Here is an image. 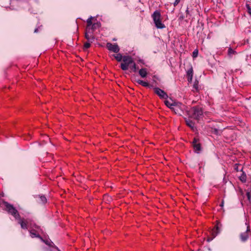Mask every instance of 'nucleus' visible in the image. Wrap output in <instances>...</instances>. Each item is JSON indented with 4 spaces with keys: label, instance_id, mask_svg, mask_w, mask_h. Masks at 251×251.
<instances>
[{
    "label": "nucleus",
    "instance_id": "nucleus-1",
    "mask_svg": "<svg viewBox=\"0 0 251 251\" xmlns=\"http://www.w3.org/2000/svg\"><path fill=\"white\" fill-rule=\"evenodd\" d=\"M188 114L190 117L198 120L202 116L203 112L201 107L195 106L189 110Z\"/></svg>",
    "mask_w": 251,
    "mask_h": 251
},
{
    "label": "nucleus",
    "instance_id": "nucleus-2",
    "mask_svg": "<svg viewBox=\"0 0 251 251\" xmlns=\"http://www.w3.org/2000/svg\"><path fill=\"white\" fill-rule=\"evenodd\" d=\"M152 17L156 27L157 28L162 29L165 28V25L161 23L160 18L161 14L158 11H155L152 15Z\"/></svg>",
    "mask_w": 251,
    "mask_h": 251
},
{
    "label": "nucleus",
    "instance_id": "nucleus-3",
    "mask_svg": "<svg viewBox=\"0 0 251 251\" xmlns=\"http://www.w3.org/2000/svg\"><path fill=\"white\" fill-rule=\"evenodd\" d=\"M4 203L6 208V210L9 213L13 215L16 219L20 218V216L19 214L18 211L15 207H13L12 205L8 203L7 202H4Z\"/></svg>",
    "mask_w": 251,
    "mask_h": 251
},
{
    "label": "nucleus",
    "instance_id": "nucleus-4",
    "mask_svg": "<svg viewBox=\"0 0 251 251\" xmlns=\"http://www.w3.org/2000/svg\"><path fill=\"white\" fill-rule=\"evenodd\" d=\"M154 92L161 99H167L168 96L167 94L163 90L159 88H154Z\"/></svg>",
    "mask_w": 251,
    "mask_h": 251
},
{
    "label": "nucleus",
    "instance_id": "nucleus-5",
    "mask_svg": "<svg viewBox=\"0 0 251 251\" xmlns=\"http://www.w3.org/2000/svg\"><path fill=\"white\" fill-rule=\"evenodd\" d=\"M106 47L108 50L115 53L118 52L120 50L119 46L116 44H112L110 43H107L106 44Z\"/></svg>",
    "mask_w": 251,
    "mask_h": 251
},
{
    "label": "nucleus",
    "instance_id": "nucleus-6",
    "mask_svg": "<svg viewBox=\"0 0 251 251\" xmlns=\"http://www.w3.org/2000/svg\"><path fill=\"white\" fill-rule=\"evenodd\" d=\"M250 231V226H248L246 231L240 233V238L241 241L245 242L248 239V238L249 237V232Z\"/></svg>",
    "mask_w": 251,
    "mask_h": 251
},
{
    "label": "nucleus",
    "instance_id": "nucleus-7",
    "mask_svg": "<svg viewBox=\"0 0 251 251\" xmlns=\"http://www.w3.org/2000/svg\"><path fill=\"white\" fill-rule=\"evenodd\" d=\"M175 105L173 106L171 110L173 111L176 114L181 115V112L182 111L181 105L182 104L180 103L176 102L175 104Z\"/></svg>",
    "mask_w": 251,
    "mask_h": 251
},
{
    "label": "nucleus",
    "instance_id": "nucleus-8",
    "mask_svg": "<svg viewBox=\"0 0 251 251\" xmlns=\"http://www.w3.org/2000/svg\"><path fill=\"white\" fill-rule=\"evenodd\" d=\"M17 220H18V223L20 224L21 226L23 229L27 228V222L26 220L21 219V217H20V218L17 219Z\"/></svg>",
    "mask_w": 251,
    "mask_h": 251
},
{
    "label": "nucleus",
    "instance_id": "nucleus-9",
    "mask_svg": "<svg viewBox=\"0 0 251 251\" xmlns=\"http://www.w3.org/2000/svg\"><path fill=\"white\" fill-rule=\"evenodd\" d=\"M193 147L195 149V151L196 152H198L201 150V146L200 144L197 143V140L196 139H194L193 142Z\"/></svg>",
    "mask_w": 251,
    "mask_h": 251
},
{
    "label": "nucleus",
    "instance_id": "nucleus-10",
    "mask_svg": "<svg viewBox=\"0 0 251 251\" xmlns=\"http://www.w3.org/2000/svg\"><path fill=\"white\" fill-rule=\"evenodd\" d=\"M85 38H86L88 42L91 43H92L95 40L94 37L93 36L92 34L89 32H86L85 33Z\"/></svg>",
    "mask_w": 251,
    "mask_h": 251
},
{
    "label": "nucleus",
    "instance_id": "nucleus-11",
    "mask_svg": "<svg viewBox=\"0 0 251 251\" xmlns=\"http://www.w3.org/2000/svg\"><path fill=\"white\" fill-rule=\"evenodd\" d=\"M187 75L188 76V81L191 82L193 78V69L192 68L188 70Z\"/></svg>",
    "mask_w": 251,
    "mask_h": 251
},
{
    "label": "nucleus",
    "instance_id": "nucleus-12",
    "mask_svg": "<svg viewBox=\"0 0 251 251\" xmlns=\"http://www.w3.org/2000/svg\"><path fill=\"white\" fill-rule=\"evenodd\" d=\"M185 121H186V125L188 126H189L192 129L194 130L196 128V127L195 126V123L192 121H191L189 119L186 120Z\"/></svg>",
    "mask_w": 251,
    "mask_h": 251
},
{
    "label": "nucleus",
    "instance_id": "nucleus-13",
    "mask_svg": "<svg viewBox=\"0 0 251 251\" xmlns=\"http://www.w3.org/2000/svg\"><path fill=\"white\" fill-rule=\"evenodd\" d=\"M123 60L125 63H126L128 65H129L133 62L132 59L129 56H124Z\"/></svg>",
    "mask_w": 251,
    "mask_h": 251
},
{
    "label": "nucleus",
    "instance_id": "nucleus-14",
    "mask_svg": "<svg viewBox=\"0 0 251 251\" xmlns=\"http://www.w3.org/2000/svg\"><path fill=\"white\" fill-rule=\"evenodd\" d=\"M139 74L143 78L146 77L147 75V69L146 68H142L140 69L139 71Z\"/></svg>",
    "mask_w": 251,
    "mask_h": 251
},
{
    "label": "nucleus",
    "instance_id": "nucleus-15",
    "mask_svg": "<svg viewBox=\"0 0 251 251\" xmlns=\"http://www.w3.org/2000/svg\"><path fill=\"white\" fill-rule=\"evenodd\" d=\"M135 81L139 84H140L144 87H150L149 84L148 82L144 81L140 79H137Z\"/></svg>",
    "mask_w": 251,
    "mask_h": 251
},
{
    "label": "nucleus",
    "instance_id": "nucleus-16",
    "mask_svg": "<svg viewBox=\"0 0 251 251\" xmlns=\"http://www.w3.org/2000/svg\"><path fill=\"white\" fill-rule=\"evenodd\" d=\"M164 102L165 105L171 109L173 106L175 105V104L176 102H171L169 100H166Z\"/></svg>",
    "mask_w": 251,
    "mask_h": 251
},
{
    "label": "nucleus",
    "instance_id": "nucleus-17",
    "mask_svg": "<svg viewBox=\"0 0 251 251\" xmlns=\"http://www.w3.org/2000/svg\"><path fill=\"white\" fill-rule=\"evenodd\" d=\"M199 82L198 80H196L194 83V84H193V91L194 92L195 91H196V92H198L199 91Z\"/></svg>",
    "mask_w": 251,
    "mask_h": 251
},
{
    "label": "nucleus",
    "instance_id": "nucleus-18",
    "mask_svg": "<svg viewBox=\"0 0 251 251\" xmlns=\"http://www.w3.org/2000/svg\"><path fill=\"white\" fill-rule=\"evenodd\" d=\"M246 174L244 173H242V174H241V175L239 176V179L240 180L242 181V182H246Z\"/></svg>",
    "mask_w": 251,
    "mask_h": 251
},
{
    "label": "nucleus",
    "instance_id": "nucleus-19",
    "mask_svg": "<svg viewBox=\"0 0 251 251\" xmlns=\"http://www.w3.org/2000/svg\"><path fill=\"white\" fill-rule=\"evenodd\" d=\"M128 66H129V65H128L126 63H122L121 64V68L123 70L126 71L128 69Z\"/></svg>",
    "mask_w": 251,
    "mask_h": 251
},
{
    "label": "nucleus",
    "instance_id": "nucleus-20",
    "mask_svg": "<svg viewBox=\"0 0 251 251\" xmlns=\"http://www.w3.org/2000/svg\"><path fill=\"white\" fill-rule=\"evenodd\" d=\"M30 235L32 238H33L34 237H38L40 238L41 240H43V238L38 234H37L35 232H34L33 231H30Z\"/></svg>",
    "mask_w": 251,
    "mask_h": 251
},
{
    "label": "nucleus",
    "instance_id": "nucleus-21",
    "mask_svg": "<svg viewBox=\"0 0 251 251\" xmlns=\"http://www.w3.org/2000/svg\"><path fill=\"white\" fill-rule=\"evenodd\" d=\"M114 57L118 61H121L123 59L122 54L120 53L114 55Z\"/></svg>",
    "mask_w": 251,
    "mask_h": 251
},
{
    "label": "nucleus",
    "instance_id": "nucleus-22",
    "mask_svg": "<svg viewBox=\"0 0 251 251\" xmlns=\"http://www.w3.org/2000/svg\"><path fill=\"white\" fill-rule=\"evenodd\" d=\"M236 53L235 51L233 50L231 48H229L228 50V55L231 57L233 54H235Z\"/></svg>",
    "mask_w": 251,
    "mask_h": 251
},
{
    "label": "nucleus",
    "instance_id": "nucleus-23",
    "mask_svg": "<svg viewBox=\"0 0 251 251\" xmlns=\"http://www.w3.org/2000/svg\"><path fill=\"white\" fill-rule=\"evenodd\" d=\"M94 19V17L91 16L89 18H88L87 20V26H89L92 25V20Z\"/></svg>",
    "mask_w": 251,
    "mask_h": 251
},
{
    "label": "nucleus",
    "instance_id": "nucleus-24",
    "mask_svg": "<svg viewBox=\"0 0 251 251\" xmlns=\"http://www.w3.org/2000/svg\"><path fill=\"white\" fill-rule=\"evenodd\" d=\"M100 23H95V24L92 25V29L94 30L96 28L100 27Z\"/></svg>",
    "mask_w": 251,
    "mask_h": 251
},
{
    "label": "nucleus",
    "instance_id": "nucleus-25",
    "mask_svg": "<svg viewBox=\"0 0 251 251\" xmlns=\"http://www.w3.org/2000/svg\"><path fill=\"white\" fill-rule=\"evenodd\" d=\"M40 199L42 203H45L47 201V199L44 196H40Z\"/></svg>",
    "mask_w": 251,
    "mask_h": 251
},
{
    "label": "nucleus",
    "instance_id": "nucleus-26",
    "mask_svg": "<svg viewBox=\"0 0 251 251\" xmlns=\"http://www.w3.org/2000/svg\"><path fill=\"white\" fill-rule=\"evenodd\" d=\"M42 241H43L44 242H45L47 245H49V246H50L51 247L52 246V244L53 243L52 242H50V241H45L44 240H41Z\"/></svg>",
    "mask_w": 251,
    "mask_h": 251
},
{
    "label": "nucleus",
    "instance_id": "nucleus-27",
    "mask_svg": "<svg viewBox=\"0 0 251 251\" xmlns=\"http://www.w3.org/2000/svg\"><path fill=\"white\" fill-rule=\"evenodd\" d=\"M220 229L219 228V227L218 226H217L216 227V232L215 233V231H213V234H214V237H215L219 232H220Z\"/></svg>",
    "mask_w": 251,
    "mask_h": 251
},
{
    "label": "nucleus",
    "instance_id": "nucleus-28",
    "mask_svg": "<svg viewBox=\"0 0 251 251\" xmlns=\"http://www.w3.org/2000/svg\"><path fill=\"white\" fill-rule=\"evenodd\" d=\"M90 43H91V42H88H88L85 43L84 44V48H85V49H88V48H89L90 47Z\"/></svg>",
    "mask_w": 251,
    "mask_h": 251
},
{
    "label": "nucleus",
    "instance_id": "nucleus-29",
    "mask_svg": "<svg viewBox=\"0 0 251 251\" xmlns=\"http://www.w3.org/2000/svg\"><path fill=\"white\" fill-rule=\"evenodd\" d=\"M247 8L248 9V13L251 16V7L249 4L246 5Z\"/></svg>",
    "mask_w": 251,
    "mask_h": 251
},
{
    "label": "nucleus",
    "instance_id": "nucleus-30",
    "mask_svg": "<svg viewBox=\"0 0 251 251\" xmlns=\"http://www.w3.org/2000/svg\"><path fill=\"white\" fill-rule=\"evenodd\" d=\"M198 51L197 50H195L193 52V56L194 57H196L198 56Z\"/></svg>",
    "mask_w": 251,
    "mask_h": 251
},
{
    "label": "nucleus",
    "instance_id": "nucleus-31",
    "mask_svg": "<svg viewBox=\"0 0 251 251\" xmlns=\"http://www.w3.org/2000/svg\"><path fill=\"white\" fill-rule=\"evenodd\" d=\"M180 0H176L174 3V6H176L180 2Z\"/></svg>",
    "mask_w": 251,
    "mask_h": 251
},
{
    "label": "nucleus",
    "instance_id": "nucleus-32",
    "mask_svg": "<svg viewBox=\"0 0 251 251\" xmlns=\"http://www.w3.org/2000/svg\"><path fill=\"white\" fill-rule=\"evenodd\" d=\"M132 69H133L134 72L136 71V65L135 63H133V64Z\"/></svg>",
    "mask_w": 251,
    "mask_h": 251
},
{
    "label": "nucleus",
    "instance_id": "nucleus-33",
    "mask_svg": "<svg viewBox=\"0 0 251 251\" xmlns=\"http://www.w3.org/2000/svg\"><path fill=\"white\" fill-rule=\"evenodd\" d=\"M247 195V197H248V200H251V196H250V193H248Z\"/></svg>",
    "mask_w": 251,
    "mask_h": 251
},
{
    "label": "nucleus",
    "instance_id": "nucleus-34",
    "mask_svg": "<svg viewBox=\"0 0 251 251\" xmlns=\"http://www.w3.org/2000/svg\"><path fill=\"white\" fill-rule=\"evenodd\" d=\"M224 201H222L221 204H220V206L221 207H223L224 206Z\"/></svg>",
    "mask_w": 251,
    "mask_h": 251
},
{
    "label": "nucleus",
    "instance_id": "nucleus-35",
    "mask_svg": "<svg viewBox=\"0 0 251 251\" xmlns=\"http://www.w3.org/2000/svg\"><path fill=\"white\" fill-rule=\"evenodd\" d=\"M249 102L250 103H251V97L249 98Z\"/></svg>",
    "mask_w": 251,
    "mask_h": 251
},
{
    "label": "nucleus",
    "instance_id": "nucleus-36",
    "mask_svg": "<svg viewBox=\"0 0 251 251\" xmlns=\"http://www.w3.org/2000/svg\"><path fill=\"white\" fill-rule=\"evenodd\" d=\"M37 31H38V29L37 28H36L34 30V32H37Z\"/></svg>",
    "mask_w": 251,
    "mask_h": 251
},
{
    "label": "nucleus",
    "instance_id": "nucleus-37",
    "mask_svg": "<svg viewBox=\"0 0 251 251\" xmlns=\"http://www.w3.org/2000/svg\"><path fill=\"white\" fill-rule=\"evenodd\" d=\"M212 240V239H208V241L209 242L210 241H211Z\"/></svg>",
    "mask_w": 251,
    "mask_h": 251
},
{
    "label": "nucleus",
    "instance_id": "nucleus-38",
    "mask_svg": "<svg viewBox=\"0 0 251 251\" xmlns=\"http://www.w3.org/2000/svg\"><path fill=\"white\" fill-rule=\"evenodd\" d=\"M215 132H216V133H217V132H218L217 129H215Z\"/></svg>",
    "mask_w": 251,
    "mask_h": 251
},
{
    "label": "nucleus",
    "instance_id": "nucleus-39",
    "mask_svg": "<svg viewBox=\"0 0 251 251\" xmlns=\"http://www.w3.org/2000/svg\"><path fill=\"white\" fill-rule=\"evenodd\" d=\"M186 12H187V13H188V9H187V10H186Z\"/></svg>",
    "mask_w": 251,
    "mask_h": 251
}]
</instances>
